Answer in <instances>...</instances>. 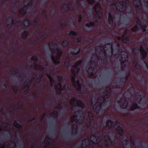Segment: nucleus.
<instances>
[{"label":"nucleus","instance_id":"nucleus-1","mask_svg":"<svg viewBox=\"0 0 148 148\" xmlns=\"http://www.w3.org/2000/svg\"><path fill=\"white\" fill-rule=\"evenodd\" d=\"M111 90L109 87L106 88L105 91L104 93V96L102 97V99L99 98L97 100V102L94 105L93 109L96 113H99L101 109V106L105 102L108 101L107 99L110 96Z\"/></svg>","mask_w":148,"mask_h":148},{"label":"nucleus","instance_id":"nucleus-2","mask_svg":"<svg viewBox=\"0 0 148 148\" xmlns=\"http://www.w3.org/2000/svg\"><path fill=\"white\" fill-rule=\"evenodd\" d=\"M81 63L82 61H79L77 62L75 65L73 66V68H74L75 70H72V73L73 75L72 77L71 80L72 82V84L73 86L78 90H80L81 89V85L78 81H77L76 82L75 81V79L76 73L79 72L80 69L79 68H78L77 71L76 69H77L78 66Z\"/></svg>","mask_w":148,"mask_h":148},{"label":"nucleus","instance_id":"nucleus-3","mask_svg":"<svg viewBox=\"0 0 148 148\" xmlns=\"http://www.w3.org/2000/svg\"><path fill=\"white\" fill-rule=\"evenodd\" d=\"M49 47L51 50L52 53H56V56L54 57L53 56H51V59L54 63L55 64H58L59 63V59L61 56L62 51L61 50L58 49H53L51 47L52 46L49 44Z\"/></svg>","mask_w":148,"mask_h":148},{"label":"nucleus","instance_id":"nucleus-4","mask_svg":"<svg viewBox=\"0 0 148 148\" xmlns=\"http://www.w3.org/2000/svg\"><path fill=\"white\" fill-rule=\"evenodd\" d=\"M47 75L49 79L51 85V87H54V88L57 90L59 89L60 92L62 90H65L66 89V85H64V86L62 88L61 84L60 82H59L58 84V86L59 88H58V86L56 85H54L53 83L54 82V81L50 75L49 74H47Z\"/></svg>","mask_w":148,"mask_h":148},{"label":"nucleus","instance_id":"nucleus-5","mask_svg":"<svg viewBox=\"0 0 148 148\" xmlns=\"http://www.w3.org/2000/svg\"><path fill=\"white\" fill-rule=\"evenodd\" d=\"M119 56L118 57L119 58L121 57L120 61L121 64V68L123 70H124L125 67L124 68V67L123 66V64L125 62L127 61L128 60V56L127 53L124 51H122L121 54H119Z\"/></svg>","mask_w":148,"mask_h":148},{"label":"nucleus","instance_id":"nucleus-6","mask_svg":"<svg viewBox=\"0 0 148 148\" xmlns=\"http://www.w3.org/2000/svg\"><path fill=\"white\" fill-rule=\"evenodd\" d=\"M126 2L121 1L116 3L114 5L115 8L119 11L123 12L126 10Z\"/></svg>","mask_w":148,"mask_h":148},{"label":"nucleus","instance_id":"nucleus-7","mask_svg":"<svg viewBox=\"0 0 148 148\" xmlns=\"http://www.w3.org/2000/svg\"><path fill=\"white\" fill-rule=\"evenodd\" d=\"M128 31V30H126L123 33L122 37L121 38L118 37V39L119 40L121 39L122 41H123V42L125 43H127L129 41V38L127 37V33Z\"/></svg>","mask_w":148,"mask_h":148},{"label":"nucleus","instance_id":"nucleus-8","mask_svg":"<svg viewBox=\"0 0 148 148\" xmlns=\"http://www.w3.org/2000/svg\"><path fill=\"white\" fill-rule=\"evenodd\" d=\"M115 129L118 131L120 135H122L123 134V131L122 129L120 127V124L117 121L115 123L114 126Z\"/></svg>","mask_w":148,"mask_h":148},{"label":"nucleus","instance_id":"nucleus-9","mask_svg":"<svg viewBox=\"0 0 148 148\" xmlns=\"http://www.w3.org/2000/svg\"><path fill=\"white\" fill-rule=\"evenodd\" d=\"M95 11L96 12L97 14L99 16V18H101V16L102 15V13L101 11V8L100 5L98 3L96 4L95 6Z\"/></svg>","mask_w":148,"mask_h":148},{"label":"nucleus","instance_id":"nucleus-10","mask_svg":"<svg viewBox=\"0 0 148 148\" xmlns=\"http://www.w3.org/2000/svg\"><path fill=\"white\" fill-rule=\"evenodd\" d=\"M140 50L141 54L143 56V58H145L146 56L147 53L146 52L144 49L143 47L142 46L140 47Z\"/></svg>","mask_w":148,"mask_h":148},{"label":"nucleus","instance_id":"nucleus-11","mask_svg":"<svg viewBox=\"0 0 148 148\" xmlns=\"http://www.w3.org/2000/svg\"><path fill=\"white\" fill-rule=\"evenodd\" d=\"M71 121L72 122L75 121L76 123H78L81 122V120L77 119V115H74L72 116L71 118Z\"/></svg>","mask_w":148,"mask_h":148},{"label":"nucleus","instance_id":"nucleus-12","mask_svg":"<svg viewBox=\"0 0 148 148\" xmlns=\"http://www.w3.org/2000/svg\"><path fill=\"white\" fill-rule=\"evenodd\" d=\"M97 137H95L94 136H91L90 137V139L91 141L96 144L98 143H99V141H98L97 140Z\"/></svg>","mask_w":148,"mask_h":148},{"label":"nucleus","instance_id":"nucleus-13","mask_svg":"<svg viewBox=\"0 0 148 148\" xmlns=\"http://www.w3.org/2000/svg\"><path fill=\"white\" fill-rule=\"evenodd\" d=\"M133 3L135 6L137 8H138L141 6V4L140 2V0H136L133 1Z\"/></svg>","mask_w":148,"mask_h":148},{"label":"nucleus","instance_id":"nucleus-14","mask_svg":"<svg viewBox=\"0 0 148 148\" xmlns=\"http://www.w3.org/2000/svg\"><path fill=\"white\" fill-rule=\"evenodd\" d=\"M88 75L90 77H92L93 75V70L92 68L90 67L88 68L87 71Z\"/></svg>","mask_w":148,"mask_h":148},{"label":"nucleus","instance_id":"nucleus-15","mask_svg":"<svg viewBox=\"0 0 148 148\" xmlns=\"http://www.w3.org/2000/svg\"><path fill=\"white\" fill-rule=\"evenodd\" d=\"M27 8V5H26L25 7H24L23 8H22L19 10V13L22 14L23 15L25 14L26 12V9H25V8Z\"/></svg>","mask_w":148,"mask_h":148},{"label":"nucleus","instance_id":"nucleus-16","mask_svg":"<svg viewBox=\"0 0 148 148\" xmlns=\"http://www.w3.org/2000/svg\"><path fill=\"white\" fill-rule=\"evenodd\" d=\"M76 104L77 106L81 108H83L84 107V104L81 101L77 100L76 101Z\"/></svg>","mask_w":148,"mask_h":148},{"label":"nucleus","instance_id":"nucleus-17","mask_svg":"<svg viewBox=\"0 0 148 148\" xmlns=\"http://www.w3.org/2000/svg\"><path fill=\"white\" fill-rule=\"evenodd\" d=\"M76 101V99L75 98L73 97L72 99L70 101V103L71 106L73 107L75 106V103Z\"/></svg>","mask_w":148,"mask_h":148},{"label":"nucleus","instance_id":"nucleus-18","mask_svg":"<svg viewBox=\"0 0 148 148\" xmlns=\"http://www.w3.org/2000/svg\"><path fill=\"white\" fill-rule=\"evenodd\" d=\"M138 108H139L138 106L137 105V104L136 103H133L131 107V109L132 110H134L135 109Z\"/></svg>","mask_w":148,"mask_h":148},{"label":"nucleus","instance_id":"nucleus-19","mask_svg":"<svg viewBox=\"0 0 148 148\" xmlns=\"http://www.w3.org/2000/svg\"><path fill=\"white\" fill-rule=\"evenodd\" d=\"M108 21L109 23H110V24H112L113 23L112 16L110 13L109 14Z\"/></svg>","mask_w":148,"mask_h":148},{"label":"nucleus","instance_id":"nucleus-20","mask_svg":"<svg viewBox=\"0 0 148 148\" xmlns=\"http://www.w3.org/2000/svg\"><path fill=\"white\" fill-rule=\"evenodd\" d=\"M35 68L37 69L42 70L43 69V68L41 66L39 65H36V64L34 65Z\"/></svg>","mask_w":148,"mask_h":148},{"label":"nucleus","instance_id":"nucleus-21","mask_svg":"<svg viewBox=\"0 0 148 148\" xmlns=\"http://www.w3.org/2000/svg\"><path fill=\"white\" fill-rule=\"evenodd\" d=\"M28 35V33L27 31L23 32L22 34V37L23 38H26Z\"/></svg>","mask_w":148,"mask_h":148},{"label":"nucleus","instance_id":"nucleus-22","mask_svg":"<svg viewBox=\"0 0 148 148\" xmlns=\"http://www.w3.org/2000/svg\"><path fill=\"white\" fill-rule=\"evenodd\" d=\"M106 125L108 127V128H112L113 126L112 125V123L111 121H110L108 122L107 123Z\"/></svg>","mask_w":148,"mask_h":148},{"label":"nucleus","instance_id":"nucleus-23","mask_svg":"<svg viewBox=\"0 0 148 148\" xmlns=\"http://www.w3.org/2000/svg\"><path fill=\"white\" fill-rule=\"evenodd\" d=\"M69 35L72 38H73L74 36L77 35V33L74 32H71L69 33Z\"/></svg>","mask_w":148,"mask_h":148},{"label":"nucleus","instance_id":"nucleus-24","mask_svg":"<svg viewBox=\"0 0 148 148\" xmlns=\"http://www.w3.org/2000/svg\"><path fill=\"white\" fill-rule=\"evenodd\" d=\"M24 25L25 26H27L29 25L30 22L28 20H25L24 22Z\"/></svg>","mask_w":148,"mask_h":148},{"label":"nucleus","instance_id":"nucleus-25","mask_svg":"<svg viewBox=\"0 0 148 148\" xmlns=\"http://www.w3.org/2000/svg\"><path fill=\"white\" fill-rule=\"evenodd\" d=\"M14 125L17 128H20L21 127V126L16 123V122H14Z\"/></svg>","mask_w":148,"mask_h":148},{"label":"nucleus","instance_id":"nucleus-26","mask_svg":"<svg viewBox=\"0 0 148 148\" xmlns=\"http://www.w3.org/2000/svg\"><path fill=\"white\" fill-rule=\"evenodd\" d=\"M94 25V23L93 22H91L89 23H87L86 24V26L88 27L90 26H92Z\"/></svg>","mask_w":148,"mask_h":148},{"label":"nucleus","instance_id":"nucleus-27","mask_svg":"<svg viewBox=\"0 0 148 148\" xmlns=\"http://www.w3.org/2000/svg\"><path fill=\"white\" fill-rule=\"evenodd\" d=\"M31 59L33 61L35 62H37L38 60L37 58L35 56L32 57Z\"/></svg>","mask_w":148,"mask_h":148},{"label":"nucleus","instance_id":"nucleus-28","mask_svg":"<svg viewBox=\"0 0 148 148\" xmlns=\"http://www.w3.org/2000/svg\"><path fill=\"white\" fill-rule=\"evenodd\" d=\"M128 105V103L127 101H125L124 102L123 104V108H125L127 107Z\"/></svg>","mask_w":148,"mask_h":148},{"label":"nucleus","instance_id":"nucleus-29","mask_svg":"<svg viewBox=\"0 0 148 148\" xmlns=\"http://www.w3.org/2000/svg\"><path fill=\"white\" fill-rule=\"evenodd\" d=\"M3 126L5 127V130H7L10 127V125L7 124H5Z\"/></svg>","mask_w":148,"mask_h":148},{"label":"nucleus","instance_id":"nucleus-30","mask_svg":"<svg viewBox=\"0 0 148 148\" xmlns=\"http://www.w3.org/2000/svg\"><path fill=\"white\" fill-rule=\"evenodd\" d=\"M138 29V27L136 25H135L132 29L133 32H136Z\"/></svg>","mask_w":148,"mask_h":148},{"label":"nucleus","instance_id":"nucleus-31","mask_svg":"<svg viewBox=\"0 0 148 148\" xmlns=\"http://www.w3.org/2000/svg\"><path fill=\"white\" fill-rule=\"evenodd\" d=\"M88 2L91 4H93L95 3V0H88Z\"/></svg>","mask_w":148,"mask_h":148},{"label":"nucleus","instance_id":"nucleus-32","mask_svg":"<svg viewBox=\"0 0 148 148\" xmlns=\"http://www.w3.org/2000/svg\"><path fill=\"white\" fill-rule=\"evenodd\" d=\"M68 44V43L66 41H64L63 42V43H62L63 46L64 47H66V46Z\"/></svg>","mask_w":148,"mask_h":148},{"label":"nucleus","instance_id":"nucleus-33","mask_svg":"<svg viewBox=\"0 0 148 148\" xmlns=\"http://www.w3.org/2000/svg\"><path fill=\"white\" fill-rule=\"evenodd\" d=\"M88 114L90 118L92 119L93 118L92 113L91 112H88Z\"/></svg>","mask_w":148,"mask_h":148},{"label":"nucleus","instance_id":"nucleus-34","mask_svg":"<svg viewBox=\"0 0 148 148\" xmlns=\"http://www.w3.org/2000/svg\"><path fill=\"white\" fill-rule=\"evenodd\" d=\"M108 45H109L110 46V47L111 48V49H112V53H113V52H114V50H113V45H110V44H109V45H106V46H108Z\"/></svg>","mask_w":148,"mask_h":148},{"label":"nucleus","instance_id":"nucleus-35","mask_svg":"<svg viewBox=\"0 0 148 148\" xmlns=\"http://www.w3.org/2000/svg\"><path fill=\"white\" fill-rule=\"evenodd\" d=\"M135 20H136V22L139 25L140 23V21L138 18H136V19Z\"/></svg>","mask_w":148,"mask_h":148},{"label":"nucleus","instance_id":"nucleus-36","mask_svg":"<svg viewBox=\"0 0 148 148\" xmlns=\"http://www.w3.org/2000/svg\"><path fill=\"white\" fill-rule=\"evenodd\" d=\"M146 27L145 26L144 27H142L141 28V29L143 31H145L146 30Z\"/></svg>","mask_w":148,"mask_h":148},{"label":"nucleus","instance_id":"nucleus-37","mask_svg":"<svg viewBox=\"0 0 148 148\" xmlns=\"http://www.w3.org/2000/svg\"><path fill=\"white\" fill-rule=\"evenodd\" d=\"M87 140V139H85L82 141V145H84V143H85L86 142V140Z\"/></svg>","mask_w":148,"mask_h":148},{"label":"nucleus","instance_id":"nucleus-38","mask_svg":"<svg viewBox=\"0 0 148 148\" xmlns=\"http://www.w3.org/2000/svg\"><path fill=\"white\" fill-rule=\"evenodd\" d=\"M133 62H134V64H135V65H136V68H138L137 67V64H137V62H135L134 61V60H133Z\"/></svg>","mask_w":148,"mask_h":148},{"label":"nucleus","instance_id":"nucleus-39","mask_svg":"<svg viewBox=\"0 0 148 148\" xmlns=\"http://www.w3.org/2000/svg\"><path fill=\"white\" fill-rule=\"evenodd\" d=\"M82 18L81 16L80 15L79 16V22H80L81 21Z\"/></svg>","mask_w":148,"mask_h":148},{"label":"nucleus","instance_id":"nucleus-40","mask_svg":"<svg viewBox=\"0 0 148 148\" xmlns=\"http://www.w3.org/2000/svg\"><path fill=\"white\" fill-rule=\"evenodd\" d=\"M69 61L68 62H66L65 63V65L66 66H67V65H69Z\"/></svg>","mask_w":148,"mask_h":148},{"label":"nucleus","instance_id":"nucleus-41","mask_svg":"<svg viewBox=\"0 0 148 148\" xmlns=\"http://www.w3.org/2000/svg\"><path fill=\"white\" fill-rule=\"evenodd\" d=\"M5 144H3L0 148H5Z\"/></svg>","mask_w":148,"mask_h":148},{"label":"nucleus","instance_id":"nucleus-42","mask_svg":"<svg viewBox=\"0 0 148 148\" xmlns=\"http://www.w3.org/2000/svg\"><path fill=\"white\" fill-rule=\"evenodd\" d=\"M81 41V39H77V40H76V41L77 42H79Z\"/></svg>","mask_w":148,"mask_h":148},{"label":"nucleus","instance_id":"nucleus-43","mask_svg":"<svg viewBox=\"0 0 148 148\" xmlns=\"http://www.w3.org/2000/svg\"><path fill=\"white\" fill-rule=\"evenodd\" d=\"M110 139L108 137V138L106 140V142L108 141H110Z\"/></svg>","mask_w":148,"mask_h":148},{"label":"nucleus","instance_id":"nucleus-44","mask_svg":"<svg viewBox=\"0 0 148 148\" xmlns=\"http://www.w3.org/2000/svg\"><path fill=\"white\" fill-rule=\"evenodd\" d=\"M116 44L117 45V47H119V44H118L117 42H116Z\"/></svg>","mask_w":148,"mask_h":148},{"label":"nucleus","instance_id":"nucleus-45","mask_svg":"<svg viewBox=\"0 0 148 148\" xmlns=\"http://www.w3.org/2000/svg\"><path fill=\"white\" fill-rule=\"evenodd\" d=\"M76 125L75 124V125H74L75 126V128H77V125Z\"/></svg>","mask_w":148,"mask_h":148},{"label":"nucleus","instance_id":"nucleus-46","mask_svg":"<svg viewBox=\"0 0 148 148\" xmlns=\"http://www.w3.org/2000/svg\"><path fill=\"white\" fill-rule=\"evenodd\" d=\"M137 49H134L133 50V51L134 52H135V50H137Z\"/></svg>","mask_w":148,"mask_h":148},{"label":"nucleus","instance_id":"nucleus-47","mask_svg":"<svg viewBox=\"0 0 148 148\" xmlns=\"http://www.w3.org/2000/svg\"><path fill=\"white\" fill-rule=\"evenodd\" d=\"M147 67V68L148 69V65L147 64H146Z\"/></svg>","mask_w":148,"mask_h":148},{"label":"nucleus","instance_id":"nucleus-48","mask_svg":"<svg viewBox=\"0 0 148 148\" xmlns=\"http://www.w3.org/2000/svg\"><path fill=\"white\" fill-rule=\"evenodd\" d=\"M54 112L56 114H57V112H56V111H55V112Z\"/></svg>","mask_w":148,"mask_h":148},{"label":"nucleus","instance_id":"nucleus-49","mask_svg":"<svg viewBox=\"0 0 148 148\" xmlns=\"http://www.w3.org/2000/svg\"><path fill=\"white\" fill-rule=\"evenodd\" d=\"M146 2H147V5H148V0H146Z\"/></svg>","mask_w":148,"mask_h":148},{"label":"nucleus","instance_id":"nucleus-50","mask_svg":"<svg viewBox=\"0 0 148 148\" xmlns=\"http://www.w3.org/2000/svg\"><path fill=\"white\" fill-rule=\"evenodd\" d=\"M146 49L147 51L148 52V48H147Z\"/></svg>","mask_w":148,"mask_h":148},{"label":"nucleus","instance_id":"nucleus-51","mask_svg":"<svg viewBox=\"0 0 148 148\" xmlns=\"http://www.w3.org/2000/svg\"><path fill=\"white\" fill-rule=\"evenodd\" d=\"M92 103H91V104H92V105H93V104L94 103H92Z\"/></svg>","mask_w":148,"mask_h":148},{"label":"nucleus","instance_id":"nucleus-52","mask_svg":"<svg viewBox=\"0 0 148 148\" xmlns=\"http://www.w3.org/2000/svg\"><path fill=\"white\" fill-rule=\"evenodd\" d=\"M60 77V79H62V78L61 77Z\"/></svg>","mask_w":148,"mask_h":148},{"label":"nucleus","instance_id":"nucleus-53","mask_svg":"<svg viewBox=\"0 0 148 148\" xmlns=\"http://www.w3.org/2000/svg\"><path fill=\"white\" fill-rule=\"evenodd\" d=\"M1 130H2L1 129V128H0V131H1Z\"/></svg>","mask_w":148,"mask_h":148},{"label":"nucleus","instance_id":"nucleus-54","mask_svg":"<svg viewBox=\"0 0 148 148\" xmlns=\"http://www.w3.org/2000/svg\"><path fill=\"white\" fill-rule=\"evenodd\" d=\"M90 126V125H89V124L88 125V127H89Z\"/></svg>","mask_w":148,"mask_h":148},{"label":"nucleus","instance_id":"nucleus-55","mask_svg":"<svg viewBox=\"0 0 148 148\" xmlns=\"http://www.w3.org/2000/svg\"><path fill=\"white\" fill-rule=\"evenodd\" d=\"M53 47H54V48H56L55 47V46H53Z\"/></svg>","mask_w":148,"mask_h":148},{"label":"nucleus","instance_id":"nucleus-56","mask_svg":"<svg viewBox=\"0 0 148 148\" xmlns=\"http://www.w3.org/2000/svg\"><path fill=\"white\" fill-rule=\"evenodd\" d=\"M73 127L74 128V126H73Z\"/></svg>","mask_w":148,"mask_h":148},{"label":"nucleus","instance_id":"nucleus-57","mask_svg":"<svg viewBox=\"0 0 148 148\" xmlns=\"http://www.w3.org/2000/svg\"><path fill=\"white\" fill-rule=\"evenodd\" d=\"M104 140H105V138H104Z\"/></svg>","mask_w":148,"mask_h":148},{"label":"nucleus","instance_id":"nucleus-58","mask_svg":"<svg viewBox=\"0 0 148 148\" xmlns=\"http://www.w3.org/2000/svg\"><path fill=\"white\" fill-rule=\"evenodd\" d=\"M99 138V137H98V138Z\"/></svg>","mask_w":148,"mask_h":148},{"label":"nucleus","instance_id":"nucleus-59","mask_svg":"<svg viewBox=\"0 0 148 148\" xmlns=\"http://www.w3.org/2000/svg\"><path fill=\"white\" fill-rule=\"evenodd\" d=\"M118 103H120V102L119 101V102H118Z\"/></svg>","mask_w":148,"mask_h":148}]
</instances>
